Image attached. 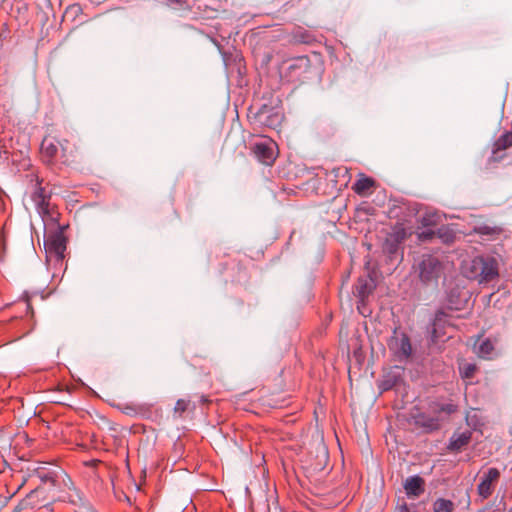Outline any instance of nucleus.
Returning a JSON list of instances; mask_svg holds the SVG:
<instances>
[{"instance_id": "1", "label": "nucleus", "mask_w": 512, "mask_h": 512, "mask_svg": "<svg viewBox=\"0 0 512 512\" xmlns=\"http://www.w3.org/2000/svg\"><path fill=\"white\" fill-rule=\"evenodd\" d=\"M462 274L480 285L488 284L499 277L498 260L490 255L476 256L463 263Z\"/></svg>"}, {"instance_id": "2", "label": "nucleus", "mask_w": 512, "mask_h": 512, "mask_svg": "<svg viewBox=\"0 0 512 512\" xmlns=\"http://www.w3.org/2000/svg\"><path fill=\"white\" fill-rule=\"evenodd\" d=\"M420 280L425 284L437 283L443 272V265L438 257L425 254L417 266Z\"/></svg>"}, {"instance_id": "3", "label": "nucleus", "mask_w": 512, "mask_h": 512, "mask_svg": "<svg viewBox=\"0 0 512 512\" xmlns=\"http://www.w3.org/2000/svg\"><path fill=\"white\" fill-rule=\"evenodd\" d=\"M388 347L395 359L399 362L406 363L412 355V345L409 336L406 333L394 330Z\"/></svg>"}, {"instance_id": "4", "label": "nucleus", "mask_w": 512, "mask_h": 512, "mask_svg": "<svg viewBox=\"0 0 512 512\" xmlns=\"http://www.w3.org/2000/svg\"><path fill=\"white\" fill-rule=\"evenodd\" d=\"M450 326V316L444 310H438L430 325L427 334L432 344L442 341L446 337V328Z\"/></svg>"}, {"instance_id": "5", "label": "nucleus", "mask_w": 512, "mask_h": 512, "mask_svg": "<svg viewBox=\"0 0 512 512\" xmlns=\"http://www.w3.org/2000/svg\"><path fill=\"white\" fill-rule=\"evenodd\" d=\"M405 239L403 230H396L388 234L383 243V252L391 262H400L403 258L401 250L402 242Z\"/></svg>"}, {"instance_id": "6", "label": "nucleus", "mask_w": 512, "mask_h": 512, "mask_svg": "<svg viewBox=\"0 0 512 512\" xmlns=\"http://www.w3.org/2000/svg\"><path fill=\"white\" fill-rule=\"evenodd\" d=\"M255 158L264 165H272L277 156V145L269 138L254 143L252 148Z\"/></svg>"}, {"instance_id": "7", "label": "nucleus", "mask_w": 512, "mask_h": 512, "mask_svg": "<svg viewBox=\"0 0 512 512\" xmlns=\"http://www.w3.org/2000/svg\"><path fill=\"white\" fill-rule=\"evenodd\" d=\"M500 477V471L497 468H489L483 473L480 482L477 486V492L483 499L489 498L494 490V484Z\"/></svg>"}, {"instance_id": "8", "label": "nucleus", "mask_w": 512, "mask_h": 512, "mask_svg": "<svg viewBox=\"0 0 512 512\" xmlns=\"http://www.w3.org/2000/svg\"><path fill=\"white\" fill-rule=\"evenodd\" d=\"M410 417L413 424L422 428L425 432L436 431L440 428V420L438 417L431 416L419 409L412 411Z\"/></svg>"}, {"instance_id": "9", "label": "nucleus", "mask_w": 512, "mask_h": 512, "mask_svg": "<svg viewBox=\"0 0 512 512\" xmlns=\"http://www.w3.org/2000/svg\"><path fill=\"white\" fill-rule=\"evenodd\" d=\"M46 253L49 257H54L57 262L64 259L66 250L65 239L61 235H54L44 243Z\"/></svg>"}, {"instance_id": "10", "label": "nucleus", "mask_w": 512, "mask_h": 512, "mask_svg": "<svg viewBox=\"0 0 512 512\" xmlns=\"http://www.w3.org/2000/svg\"><path fill=\"white\" fill-rule=\"evenodd\" d=\"M403 369L395 366L387 371L379 382V389L384 392L393 389L402 381Z\"/></svg>"}, {"instance_id": "11", "label": "nucleus", "mask_w": 512, "mask_h": 512, "mask_svg": "<svg viewBox=\"0 0 512 512\" xmlns=\"http://www.w3.org/2000/svg\"><path fill=\"white\" fill-rule=\"evenodd\" d=\"M472 438V432L469 430L463 432H454L449 439L447 449L451 452H459L467 446Z\"/></svg>"}, {"instance_id": "12", "label": "nucleus", "mask_w": 512, "mask_h": 512, "mask_svg": "<svg viewBox=\"0 0 512 512\" xmlns=\"http://www.w3.org/2000/svg\"><path fill=\"white\" fill-rule=\"evenodd\" d=\"M49 198L50 195L46 192L45 188L41 186H38L33 192L32 201L40 214H49Z\"/></svg>"}, {"instance_id": "13", "label": "nucleus", "mask_w": 512, "mask_h": 512, "mask_svg": "<svg viewBox=\"0 0 512 512\" xmlns=\"http://www.w3.org/2000/svg\"><path fill=\"white\" fill-rule=\"evenodd\" d=\"M424 481L419 476H411L406 479L404 489L408 497L416 498L424 492Z\"/></svg>"}, {"instance_id": "14", "label": "nucleus", "mask_w": 512, "mask_h": 512, "mask_svg": "<svg viewBox=\"0 0 512 512\" xmlns=\"http://www.w3.org/2000/svg\"><path fill=\"white\" fill-rule=\"evenodd\" d=\"M372 289L373 285L371 279L359 277L355 286V294L361 298V300H364L372 292Z\"/></svg>"}, {"instance_id": "15", "label": "nucleus", "mask_w": 512, "mask_h": 512, "mask_svg": "<svg viewBox=\"0 0 512 512\" xmlns=\"http://www.w3.org/2000/svg\"><path fill=\"white\" fill-rule=\"evenodd\" d=\"M59 146H62V144L54 139L44 138L41 143V150L45 156L52 158L57 154Z\"/></svg>"}, {"instance_id": "16", "label": "nucleus", "mask_w": 512, "mask_h": 512, "mask_svg": "<svg viewBox=\"0 0 512 512\" xmlns=\"http://www.w3.org/2000/svg\"><path fill=\"white\" fill-rule=\"evenodd\" d=\"M494 346L489 339L483 340L476 348V353L479 357L490 359L493 353Z\"/></svg>"}, {"instance_id": "17", "label": "nucleus", "mask_w": 512, "mask_h": 512, "mask_svg": "<svg viewBox=\"0 0 512 512\" xmlns=\"http://www.w3.org/2000/svg\"><path fill=\"white\" fill-rule=\"evenodd\" d=\"M374 185V180L370 177H361L359 178L353 186V190L361 195L364 194L367 190H369Z\"/></svg>"}, {"instance_id": "18", "label": "nucleus", "mask_w": 512, "mask_h": 512, "mask_svg": "<svg viewBox=\"0 0 512 512\" xmlns=\"http://www.w3.org/2000/svg\"><path fill=\"white\" fill-rule=\"evenodd\" d=\"M512 146V132H506L501 135L494 144V153L500 150H505Z\"/></svg>"}, {"instance_id": "19", "label": "nucleus", "mask_w": 512, "mask_h": 512, "mask_svg": "<svg viewBox=\"0 0 512 512\" xmlns=\"http://www.w3.org/2000/svg\"><path fill=\"white\" fill-rule=\"evenodd\" d=\"M454 510V503L451 500L438 498L433 503L434 512H452Z\"/></svg>"}, {"instance_id": "20", "label": "nucleus", "mask_w": 512, "mask_h": 512, "mask_svg": "<svg viewBox=\"0 0 512 512\" xmlns=\"http://www.w3.org/2000/svg\"><path fill=\"white\" fill-rule=\"evenodd\" d=\"M465 421L466 424L474 430H476L481 425L480 418L478 417L477 413L474 412L473 410L467 412L465 416Z\"/></svg>"}, {"instance_id": "21", "label": "nucleus", "mask_w": 512, "mask_h": 512, "mask_svg": "<svg viewBox=\"0 0 512 512\" xmlns=\"http://www.w3.org/2000/svg\"><path fill=\"white\" fill-rule=\"evenodd\" d=\"M438 411L443 412L446 415H451L457 411V405H455L452 402L443 403V404L439 405Z\"/></svg>"}, {"instance_id": "22", "label": "nucleus", "mask_w": 512, "mask_h": 512, "mask_svg": "<svg viewBox=\"0 0 512 512\" xmlns=\"http://www.w3.org/2000/svg\"><path fill=\"white\" fill-rule=\"evenodd\" d=\"M475 371H476V366H475V364H471V363L465 364L461 368V374H462L463 378H471Z\"/></svg>"}, {"instance_id": "23", "label": "nucleus", "mask_w": 512, "mask_h": 512, "mask_svg": "<svg viewBox=\"0 0 512 512\" xmlns=\"http://www.w3.org/2000/svg\"><path fill=\"white\" fill-rule=\"evenodd\" d=\"M398 512H419L418 506L415 504H407L406 502H403L402 504H399L397 506Z\"/></svg>"}, {"instance_id": "24", "label": "nucleus", "mask_w": 512, "mask_h": 512, "mask_svg": "<svg viewBox=\"0 0 512 512\" xmlns=\"http://www.w3.org/2000/svg\"><path fill=\"white\" fill-rule=\"evenodd\" d=\"M308 66H309V60L306 57H300V58L294 60V62L292 64H290L289 69H294L296 67L307 68Z\"/></svg>"}, {"instance_id": "25", "label": "nucleus", "mask_w": 512, "mask_h": 512, "mask_svg": "<svg viewBox=\"0 0 512 512\" xmlns=\"http://www.w3.org/2000/svg\"><path fill=\"white\" fill-rule=\"evenodd\" d=\"M187 406H188V403L183 400V399H179L177 402H176V405H175V412L177 413H183L186 411L187 409Z\"/></svg>"}, {"instance_id": "26", "label": "nucleus", "mask_w": 512, "mask_h": 512, "mask_svg": "<svg viewBox=\"0 0 512 512\" xmlns=\"http://www.w3.org/2000/svg\"><path fill=\"white\" fill-rule=\"evenodd\" d=\"M452 297H453V292L451 291V293H450V294H449V296H448V308H450V309H456V310L460 309V305H459V303H458V302H455V301L452 299Z\"/></svg>"}, {"instance_id": "27", "label": "nucleus", "mask_w": 512, "mask_h": 512, "mask_svg": "<svg viewBox=\"0 0 512 512\" xmlns=\"http://www.w3.org/2000/svg\"><path fill=\"white\" fill-rule=\"evenodd\" d=\"M280 121V116L279 115H274L273 118L271 120H267L265 122V124L269 127H274L277 125V123Z\"/></svg>"}, {"instance_id": "28", "label": "nucleus", "mask_w": 512, "mask_h": 512, "mask_svg": "<svg viewBox=\"0 0 512 512\" xmlns=\"http://www.w3.org/2000/svg\"><path fill=\"white\" fill-rule=\"evenodd\" d=\"M4 248H5L4 237H3L2 232L0 231V259L3 256Z\"/></svg>"}, {"instance_id": "29", "label": "nucleus", "mask_w": 512, "mask_h": 512, "mask_svg": "<svg viewBox=\"0 0 512 512\" xmlns=\"http://www.w3.org/2000/svg\"><path fill=\"white\" fill-rule=\"evenodd\" d=\"M296 37L303 43H308L310 41V36L305 33L297 35Z\"/></svg>"}, {"instance_id": "30", "label": "nucleus", "mask_w": 512, "mask_h": 512, "mask_svg": "<svg viewBox=\"0 0 512 512\" xmlns=\"http://www.w3.org/2000/svg\"><path fill=\"white\" fill-rule=\"evenodd\" d=\"M168 4H171V5H181L182 4V0H167Z\"/></svg>"}, {"instance_id": "31", "label": "nucleus", "mask_w": 512, "mask_h": 512, "mask_svg": "<svg viewBox=\"0 0 512 512\" xmlns=\"http://www.w3.org/2000/svg\"><path fill=\"white\" fill-rule=\"evenodd\" d=\"M422 222H423V224H424V225H430V224H432V221H430V220H429L428 218H426V217H424V218H423V221H422Z\"/></svg>"}, {"instance_id": "32", "label": "nucleus", "mask_w": 512, "mask_h": 512, "mask_svg": "<svg viewBox=\"0 0 512 512\" xmlns=\"http://www.w3.org/2000/svg\"><path fill=\"white\" fill-rule=\"evenodd\" d=\"M41 512H50V509H49V507L46 506V507H43Z\"/></svg>"}, {"instance_id": "33", "label": "nucleus", "mask_w": 512, "mask_h": 512, "mask_svg": "<svg viewBox=\"0 0 512 512\" xmlns=\"http://www.w3.org/2000/svg\"><path fill=\"white\" fill-rule=\"evenodd\" d=\"M87 512H95V511H87Z\"/></svg>"}]
</instances>
